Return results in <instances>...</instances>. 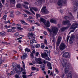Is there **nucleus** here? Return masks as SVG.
<instances>
[{"instance_id": "nucleus-40", "label": "nucleus", "mask_w": 78, "mask_h": 78, "mask_svg": "<svg viewBox=\"0 0 78 78\" xmlns=\"http://www.w3.org/2000/svg\"><path fill=\"white\" fill-rule=\"evenodd\" d=\"M16 14L17 16H20V12H16Z\"/></svg>"}, {"instance_id": "nucleus-34", "label": "nucleus", "mask_w": 78, "mask_h": 78, "mask_svg": "<svg viewBox=\"0 0 78 78\" xmlns=\"http://www.w3.org/2000/svg\"><path fill=\"white\" fill-rule=\"evenodd\" d=\"M23 7L25 8V9H28V7L27 6L25 5H23Z\"/></svg>"}, {"instance_id": "nucleus-7", "label": "nucleus", "mask_w": 78, "mask_h": 78, "mask_svg": "<svg viewBox=\"0 0 78 78\" xmlns=\"http://www.w3.org/2000/svg\"><path fill=\"white\" fill-rule=\"evenodd\" d=\"M52 31L53 32L54 34H56L58 33V28L56 27H53L51 29Z\"/></svg>"}, {"instance_id": "nucleus-10", "label": "nucleus", "mask_w": 78, "mask_h": 78, "mask_svg": "<svg viewBox=\"0 0 78 78\" xmlns=\"http://www.w3.org/2000/svg\"><path fill=\"white\" fill-rule=\"evenodd\" d=\"M46 7L45 6L43 7L41 10V11L42 12H44L45 14H48L49 12V11H48L47 9H45Z\"/></svg>"}, {"instance_id": "nucleus-44", "label": "nucleus", "mask_w": 78, "mask_h": 78, "mask_svg": "<svg viewBox=\"0 0 78 78\" xmlns=\"http://www.w3.org/2000/svg\"><path fill=\"white\" fill-rule=\"evenodd\" d=\"M36 17L37 18H38V17H40V15L38 14H37L36 15Z\"/></svg>"}, {"instance_id": "nucleus-47", "label": "nucleus", "mask_w": 78, "mask_h": 78, "mask_svg": "<svg viewBox=\"0 0 78 78\" xmlns=\"http://www.w3.org/2000/svg\"><path fill=\"white\" fill-rule=\"evenodd\" d=\"M14 71L13 70L11 72V75H14Z\"/></svg>"}, {"instance_id": "nucleus-43", "label": "nucleus", "mask_w": 78, "mask_h": 78, "mask_svg": "<svg viewBox=\"0 0 78 78\" xmlns=\"http://www.w3.org/2000/svg\"><path fill=\"white\" fill-rule=\"evenodd\" d=\"M2 43L3 44H6V45H8V43L6 42H3V41L2 42Z\"/></svg>"}, {"instance_id": "nucleus-24", "label": "nucleus", "mask_w": 78, "mask_h": 78, "mask_svg": "<svg viewBox=\"0 0 78 78\" xmlns=\"http://www.w3.org/2000/svg\"><path fill=\"white\" fill-rule=\"evenodd\" d=\"M25 51L26 52L27 51V52H30V51H31V49H29L28 48H26L25 49Z\"/></svg>"}, {"instance_id": "nucleus-5", "label": "nucleus", "mask_w": 78, "mask_h": 78, "mask_svg": "<svg viewBox=\"0 0 78 78\" xmlns=\"http://www.w3.org/2000/svg\"><path fill=\"white\" fill-rule=\"evenodd\" d=\"M67 47L66 45L64 43H62L59 46V48L61 51H62Z\"/></svg>"}, {"instance_id": "nucleus-29", "label": "nucleus", "mask_w": 78, "mask_h": 78, "mask_svg": "<svg viewBox=\"0 0 78 78\" xmlns=\"http://www.w3.org/2000/svg\"><path fill=\"white\" fill-rule=\"evenodd\" d=\"M44 58V59H45L46 60H48V61H50V60H51V59H50V58L49 57H48H48H45V58Z\"/></svg>"}, {"instance_id": "nucleus-26", "label": "nucleus", "mask_w": 78, "mask_h": 78, "mask_svg": "<svg viewBox=\"0 0 78 78\" xmlns=\"http://www.w3.org/2000/svg\"><path fill=\"white\" fill-rule=\"evenodd\" d=\"M4 61V60H2V58H1L0 60V66L2 65V62H3Z\"/></svg>"}, {"instance_id": "nucleus-28", "label": "nucleus", "mask_w": 78, "mask_h": 78, "mask_svg": "<svg viewBox=\"0 0 78 78\" xmlns=\"http://www.w3.org/2000/svg\"><path fill=\"white\" fill-rule=\"evenodd\" d=\"M30 58L31 59H33V58H34V57L33 56V52L31 53L30 54Z\"/></svg>"}, {"instance_id": "nucleus-57", "label": "nucleus", "mask_w": 78, "mask_h": 78, "mask_svg": "<svg viewBox=\"0 0 78 78\" xmlns=\"http://www.w3.org/2000/svg\"><path fill=\"white\" fill-rule=\"evenodd\" d=\"M32 41L33 43H36V40H35L34 39H33L32 40Z\"/></svg>"}, {"instance_id": "nucleus-60", "label": "nucleus", "mask_w": 78, "mask_h": 78, "mask_svg": "<svg viewBox=\"0 0 78 78\" xmlns=\"http://www.w3.org/2000/svg\"><path fill=\"white\" fill-rule=\"evenodd\" d=\"M32 29V31H34V26H33L32 27V28H31Z\"/></svg>"}, {"instance_id": "nucleus-6", "label": "nucleus", "mask_w": 78, "mask_h": 78, "mask_svg": "<svg viewBox=\"0 0 78 78\" xmlns=\"http://www.w3.org/2000/svg\"><path fill=\"white\" fill-rule=\"evenodd\" d=\"M48 51L47 50H44V54L42 53L41 54V56L43 58H45L46 57H48Z\"/></svg>"}, {"instance_id": "nucleus-41", "label": "nucleus", "mask_w": 78, "mask_h": 78, "mask_svg": "<svg viewBox=\"0 0 78 78\" xmlns=\"http://www.w3.org/2000/svg\"><path fill=\"white\" fill-rule=\"evenodd\" d=\"M37 61H39H39H41V59L40 58H36L35 59V60L36 61H37Z\"/></svg>"}, {"instance_id": "nucleus-59", "label": "nucleus", "mask_w": 78, "mask_h": 78, "mask_svg": "<svg viewBox=\"0 0 78 78\" xmlns=\"http://www.w3.org/2000/svg\"><path fill=\"white\" fill-rule=\"evenodd\" d=\"M35 24H36V25H37V26H40V24L38 23H35Z\"/></svg>"}, {"instance_id": "nucleus-14", "label": "nucleus", "mask_w": 78, "mask_h": 78, "mask_svg": "<svg viewBox=\"0 0 78 78\" xmlns=\"http://www.w3.org/2000/svg\"><path fill=\"white\" fill-rule=\"evenodd\" d=\"M63 2V0H59L58 2V5L60 6H61L62 5V2Z\"/></svg>"}, {"instance_id": "nucleus-18", "label": "nucleus", "mask_w": 78, "mask_h": 78, "mask_svg": "<svg viewBox=\"0 0 78 78\" xmlns=\"http://www.w3.org/2000/svg\"><path fill=\"white\" fill-rule=\"evenodd\" d=\"M74 38H75V37L73 36L71 37L69 39V42L70 43H73V42L72 41V40H73Z\"/></svg>"}, {"instance_id": "nucleus-50", "label": "nucleus", "mask_w": 78, "mask_h": 78, "mask_svg": "<svg viewBox=\"0 0 78 78\" xmlns=\"http://www.w3.org/2000/svg\"><path fill=\"white\" fill-rule=\"evenodd\" d=\"M40 47V45L39 44H37L36 46V48H39Z\"/></svg>"}, {"instance_id": "nucleus-62", "label": "nucleus", "mask_w": 78, "mask_h": 78, "mask_svg": "<svg viewBox=\"0 0 78 78\" xmlns=\"http://www.w3.org/2000/svg\"><path fill=\"white\" fill-rule=\"evenodd\" d=\"M41 68H45V66L44 65H41Z\"/></svg>"}, {"instance_id": "nucleus-64", "label": "nucleus", "mask_w": 78, "mask_h": 78, "mask_svg": "<svg viewBox=\"0 0 78 78\" xmlns=\"http://www.w3.org/2000/svg\"><path fill=\"white\" fill-rule=\"evenodd\" d=\"M52 75V76H53V72H51L50 74V76Z\"/></svg>"}, {"instance_id": "nucleus-16", "label": "nucleus", "mask_w": 78, "mask_h": 78, "mask_svg": "<svg viewBox=\"0 0 78 78\" xmlns=\"http://www.w3.org/2000/svg\"><path fill=\"white\" fill-rule=\"evenodd\" d=\"M47 66L48 67V69H49L50 70L52 69V67H51V64L50 63H48L47 64Z\"/></svg>"}, {"instance_id": "nucleus-61", "label": "nucleus", "mask_w": 78, "mask_h": 78, "mask_svg": "<svg viewBox=\"0 0 78 78\" xmlns=\"http://www.w3.org/2000/svg\"><path fill=\"white\" fill-rule=\"evenodd\" d=\"M44 47H45V46H44V45H42L41 46V48H44Z\"/></svg>"}, {"instance_id": "nucleus-22", "label": "nucleus", "mask_w": 78, "mask_h": 78, "mask_svg": "<svg viewBox=\"0 0 78 78\" xmlns=\"http://www.w3.org/2000/svg\"><path fill=\"white\" fill-rule=\"evenodd\" d=\"M10 3H12V4H15L16 3V0H10Z\"/></svg>"}, {"instance_id": "nucleus-12", "label": "nucleus", "mask_w": 78, "mask_h": 78, "mask_svg": "<svg viewBox=\"0 0 78 78\" xmlns=\"http://www.w3.org/2000/svg\"><path fill=\"white\" fill-rule=\"evenodd\" d=\"M63 25H68L69 27H70V26L71 25L70 21L69 20H67V21H63Z\"/></svg>"}, {"instance_id": "nucleus-46", "label": "nucleus", "mask_w": 78, "mask_h": 78, "mask_svg": "<svg viewBox=\"0 0 78 78\" xmlns=\"http://www.w3.org/2000/svg\"><path fill=\"white\" fill-rule=\"evenodd\" d=\"M15 64H16V63H12V66H13V67H15V69L16 68L15 67Z\"/></svg>"}, {"instance_id": "nucleus-21", "label": "nucleus", "mask_w": 78, "mask_h": 78, "mask_svg": "<svg viewBox=\"0 0 78 78\" xmlns=\"http://www.w3.org/2000/svg\"><path fill=\"white\" fill-rule=\"evenodd\" d=\"M6 34V33L4 31H2L0 33V35L1 36H4V35H5Z\"/></svg>"}, {"instance_id": "nucleus-2", "label": "nucleus", "mask_w": 78, "mask_h": 78, "mask_svg": "<svg viewBox=\"0 0 78 78\" xmlns=\"http://www.w3.org/2000/svg\"><path fill=\"white\" fill-rule=\"evenodd\" d=\"M40 20L41 22H43L44 23L46 27H50V22L48 21L46 23V20L42 18H41Z\"/></svg>"}, {"instance_id": "nucleus-23", "label": "nucleus", "mask_w": 78, "mask_h": 78, "mask_svg": "<svg viewBox=\"0 0 78 78\" xmlns=\"http://www.w3.org/2000/svg\"><path fill=\"white\" fill-rule=\"evenodd\" d=\"M26 20L27 21H28V22H31V23H33V22H34V20H31L30 19L28 18H26Z\"/></svg>"}, {"instance_id": "nucleus-8", "label": "nucleus", "mask_w": 78, "mask_h": 78, "mask_svg": "<svg viewBox=\"0 0 78 78\" xmlns=\"http://www.w3.org/2000/svg\"><path fill=\"white\" fill-rule=\"evenodd\" d=\"M29 8L31 12L33 14H35V13L33 11V10L34 11H38V9L36 7H29Z\"/></svg>"}, {"instance_id": "nucleus-45", "label": "nucleus", "mask_w": 78, "mask_h": 78, "mask_svg": "<svg viewBox=\"0 0 78 78\" xmlns=\"http://www.w3.org/2000/svg\"><path fill=\"white\" fill-rule=\"evenodd\" d=\"M27 30L28 31H33L32 30V29H31V28H29Z\"/></svg>"}, {"instance_id": "nucleus-52", "label": "nucleus", "mask_w": 78, "mask_h": 78, "mask_svg": "<svg viewBox=\"0 0 78 78\" xmlns=\"http://www.w3.org/2000/svg\"><path fill=\"white\" fill-rule=\"evenodd\" d=\"M22 76L23 78H27V76L25 75H23Z\"/></svg>"}, {"instance_id": "nucleus-15", "label": "nucleus", "mask_w": 78, "mask_h": 78, "mask_svg": "<svg viewBox=\"0 0 78 78\" xmlns=\"http://www.w3.org/2000/svg\"><path fill=\"white\" fill-rule=\"evenodd\" d=\"M67 76L68 78H72V75L71 72H69L68 74L67 75Z\"/></svg>"}, {"instance_id": "nucleus-27", "label": "nucleus", "mask_w": 78, "mask_h": 78, "mask_svg": "<svg viewBox=\"0 0 78 78\" xmlns=\"http://www.w3.org/2000/svg\"><path fill=\"white\" fill-rule=\"evenodd\" d=\"M66 29H67V27H63L61 28V30L62 31H65Z\"/></svg>"}, {"instance_id": "nucleus-42", "label": "nucleus", "mask_w": 78, "mask_h": 78, "mask_svg": "<svg viewBox=\"0 0 78 78\" xmlns=\"http://www.w3.org/2000/svg\"><path fill=\"white\" fill-rule=\"evenodd\" d=\"M24 3L25 5H29V3L27 2H24Z\"/></svg>"}, {"instance_id": "nucleus-58", "label": "nucleus", "mask_w": 78, "mask_h": 78, "mask_svg": "<svg viewBox=\"0 0 78 78\" xmlns=\"http://www.w3.org/2000/svg\"><path fill=\"white\" fill-rule=\"evenodd\" d=\"M70 38V36H68L67 38L66 41L67 42H68L69 41V39Z\"/></svg>"}, {"instance_id": "nucleus-37", "label": "nucleus", "mask_w": 78, "mask_h": 78, "mask_svg": "<svg viewBox=\"0 0 78 78\" xmlns=\"http://www.w3.org/2000/svg\"><path fill=\"white\" fill-rule=\"evenodd\" d=\"M10 17L12 18H14V15L12 13H11L10 14Z\"/></svg>"}, {"instance_id": "nucleus-30", "label": "nucleus", "mask_w": 78, "mask_h": 78, "mask_svg": "<svg viewBox=\"0 0 78 78\" xmlns=\"http://www.w3.org/2000/svg\"><path fill=\"white\" fill-rule=\"evenodd\" d=\"M16 7L18 8H21V5L20 4H18L16 5Z\"/></svg>"}, {"instance_id": "nucleus-20", "label": "nucleus", "mask_w": 78, "mask_h": 78, "mask_svg": "<svg viewBox=\"0 0 78 78\" xmlns=\"http://www.w3.org/2000/svg\"><path fill=\"white\" fill-rule=\"evenodd\" d=\"M50 22L53 23H56V20H50Z\"/></svg>"}, {"instance_id": "nucleus-17", "label": "nucleus", "mask_w": 78, "mask_h": 78, "mask_svg": "<svg viewBox=\"0 0 78 78\" xmlns=\"http://www.w3.org/2000/svg\"><path fill=\"white\" fill-rule=\"evenodd\" d=\"M16 70V72L17 73V74L18 75H20V71L17 68H16L15 69Z\"/></svg>"}, {"instance_id": "nucleus-39", "label": "nucleus", "mask_w": 78, "mask_h": 78, "mask_svg": "<svg viewBox=\"0 0 78 78\" xmlns=\"http://www.w3.org/2000/svg\"><path fill=\"white\" fill-rule=\"evenodd\" d=\"M21 23L23 24H24V25H27V23H26L24 21H22Z\"/></svg>"}, {"instance_id": "nucleus-1", "label": "nucleus", "mask_w": 78, "mask_h": 78, "mask_svg": "<svg viewBox=\"0 0 78 78\" xmlns=\"http://www.w3.org/2000/svg\"><path fill=\"white\" fill-rule=\"evenodd\" d=\"M61 64L62 65L63 67H64L66 66L65 68V73L67 74L69 72V66H67V62H65L64 60L61 61Z\"/></svg>"}, {"instance_id": "nucleus-4", "label": "nucleus", "mask_w": 78, "mask_h": 78, "mask_svg": "<svg viewBox=\"0 0 78 78\" xmlns=\"http://www.w3.org/2000/svg\"><path fill=\"white\" fill-rule=\"evenodd\" d=\"M73 3L75 5V6L73 7V10L74 11H76L78 9V1L77 0H73Z\"/></svg>"}, {"instance_id": "nucleus-9", "label": "nucleus", "mask_w": 78, "mask_h": 78, "mask_svg": "<svg viewBox=\"0 0 78 78\" xmlns=\"http://www.w3.org/2000/svg\"><path fill=\"white\" fill-rule=\"evenodd\" d=\"M38 1L36 2H35L36 5H42V2H44L45 0H38Z\"/></svg>"}, {"instance_id": "nucleus-33", "label": "nucleus", "mask_w": 78, "mask_h": 78, "mask_svg": "<svg viewBox=\"0 0 78 78\" xmlns=\"http://www.w3.org/2000/svg\"><path fill=\"white\" fill-rule=\"evenodd\" d=\"M5 27L6 28V29H8V28H10L11 27V26H7V25H5Z\"/></svg>"}, {"instance_id": "nucleus-53", "label": "nucleus", "mask_w": 78, "mask_h": 78, "mask_svg": "<svg viewBox=\"0 0 78 78\" xmlns=\"http://www.w3.org/2000/svg\"><path fill=\"white\" fill-rule=\"evenodd\" d=\"M39 52H37L36 54V56H38L39 55Z\"/></svg>"}, {"instance_id": "nucleus-3", "label": "nucleus", "mask_w": 78, "mask_h": 78, "mask_svg": "<svg viewBox=\"0 0 78 78\" xmlns=\"http://www.w3.org/2000/svg\"><path fill=\"white\" fill-rule=\"evenodd\" d=\"M78 27V24L76 23H74L72 24L71 26L70 27V30L73 29V30H71V32H74V30Z\"/></svg>"}, {"instance_id": "nucleus-32", "label": "nucleus", "mask_w": 78, "mask_h": 78, "mask_svg": "<svg viewBox=\"0 0 78 78\" xmlns=\"http://www.w3.org/2000/svg\"><path fill=\"white\" fill-rule=\"evenodd\" d=\"M26 12V13L27 14H29V15H31V12H29L28 11V10H26L25 11Z\"/></svg>"}, {"instance_id": "nucleus-38", "label": "nucleus", "mask_w": 78, "mask_h": 78, "mask_svg": "<svg viewBox=\"0 0 78 78\" xmlns=\"http://www.w3.org/2000/svg\"><path fill=\"white\" fill-rule=\"evenodd\" d=\"M17 29H18V30H23V28H22L20 27H17Z\"/></svg>"}, {"instance_id": "nucleus-55", "label": "nucleus", "mask_w": 78, "mask_h": 78, "mask_svg": "<svg viewBox=\"0 0 78 78\" xmlns=\"http://www.w3.org/2000/svg\"><path fill=\"white\" fill-rule=\"evenodd\" d=\"M17 68H18V69H19V70L20 69V65H18L17 66Z\"/></svg>"}, {"instance_id": "nucleus-35", "label": "nucleus", "mask_w": 78, "mask_h": 78, "mask_svg": "<svg viewBox=\"0 0 78 78\" xmlns=\"http://www.w3.org/2000/svg\"><path fill=\"white\" fill-rule=\"evenodd\" d=\"M12 29H8L7 30V32H11V31H12Z\"/></svg>"}, {"instance_id": "nucleus-63", "label": "nucleus", "mask_w": 78, "mask_h": 78, "mask_svg": "<svg viewBox=\"0 0 78 78\" xmlns=\"http://www.w3.org/2000/svg\"><path fill=\"white\" fill-rule=\"evenodd\" d=\"M11 29L12 30H15L16 29V27H11Z\"/></svg>"}, {"instance_id": "nucleus-49", "label": "nucleus", "mask_w": 78, "mask_h": 78, "mask_svg": "<svg viewBox=\"0 0 78 78\" xmlns=\"http://www.w3.org/2000/svg\"><path fill=\"white\" fill-rule=\"evenodd\" d=\"M3 19L5 20L6 19V15H4L3 17Z\"/></svg>"}, {"instance_id": "nucleus-56", "label": "nucleus", "mask_w": 78, "mask_h": 78, "mask_svg": "<svg viewBox=\"0 0 78 78\" xmlns=\"http://www.w3.org/2000/svg\"><path fill=\"white\" fill-rule=\"evenodd\" d=\"M32 69L33 70H36V68H35L34 67H32Z\"/></svg>"}, {"instance_id": "nucleus-36", "label": "nucleus", "mask_w": 78, "mask_h": 78, "mask_svg": "<svg viewBox=\"0 0 78 78\" xmlns=\"http://www.w3.org/2000/svg\"><path fill=\"white\" fill-rule=\"evenodd\" d=\"M14 34L15 36H16V37H17L18 36H19V33L17 32L16 33Z\"/></svg>"}, {"instance_id": "nucleus-11", "label": "nucleus", "mask_w": 78, "mask_h": 78, "mask_svg": "<svg viewBox=\"0 0 78 78\" xmlns=\"http://www.w3.org/2000/svg\"><path fill=\"white\" fill-rule=\"evenodd\" d=\"M61 39H62V38L60 36H58V39L56 42L57 45L58 46H59V44H60V42L61 41Z\"/></svg>"}, {"instance_id": "nucleus-54", "label": "nucleus", "mask_w": 78, "mask_h": 78, "mask_svg": "<svg viewBox=\"0 0 78 78\" xmlns=\"http://www.w3.org/2000/svg\"><path fill=\"white\" fill-rule=\"evenodd\" d=\"M22 62L23 63V68H25V63H24V62H23V61H22Z\"/></svg>"}, {"instance_id": "nucleus-48", "label": "nucleus", "mask_w": 78, "mask_h": 78, "mask_svg": "<svg viewBox=\"0 0 78 78\" xmlns=\"http://www.w3.org/2000/svg\"><path fill=\"white\" fill-rule=\"evenodd\" d=\"M10 12L11 14H12L14 12V11L12 10H10Z\"/></svg>"}, {"instance_id": "nucleus-13", "label": "nucleus", "mask_w": 78, "mask_h": 78, "mask_svg": "<svg viewBox=\"0 0 78 78\" xmlns=\"http://www.w3.org/2000/svg\"><path fill=\"white\" fill-rule=\"evenodd\" d=\"M63 56L65 58H70V55H69V53L67 52L65 53L63 55Z\"/></svg>"}, {"instance_id": "nucleus-19", "label": "nucleus", "mask_w": 78, "mask_h": 78, "mask_svg": "<svg viewBox=\"0 0 78 78\" xmlns=\"http://www.w3.org/2000/svg\"><path fill=\"white\" fill-rule=\"evenodd\" d=\"M28 56V55L26 53H24L23 55V58L25 59L26 58H27V57Z\"/></svg>"}, {"instance_id": "nucleus-25", "label": "nucleus", "mask_w": 78, "mask_h": 78, "mask_svg": "<svg viewBox=\"0 0 78 78\" xmlns=\"http://www.w3.org/2000/svg\"><path fill=\"white\" fill-rule=\"evenodd\" d=\"M29 34V35H30V37H33V33H28Z\"/></svg>"}, {"instance_id": "nucleus-31", "label": "nucleus", "mask_w": 78, "mask_h": 78, "mask_svg": "<svg viewBox=\"0 0 78 78\" xmlns=\"http://www.w3.org/2000/svg\"><path fill=\"white\" fill-rule=\"evenodd\" d=\"M64 19H66V20L67 19H69V20H70V18L69 17L67 16H65L64 17Z\"/></svg>"}, {"instance_id": "nucleus-51", "label": "nucleus", "mask_w": 78, "mask_h": 78, "mask_svg": "<svg viewBox=\"0 0 78 78\" xmlns=\"http://www.w3.org/2000/svg\"><path fill=\"white\" fill-rule=\"evenodd\" d=\"M20 37L17 38V40H19L20 39H22V37H23V36H20Z\"/></svg>"}]
</instances>
